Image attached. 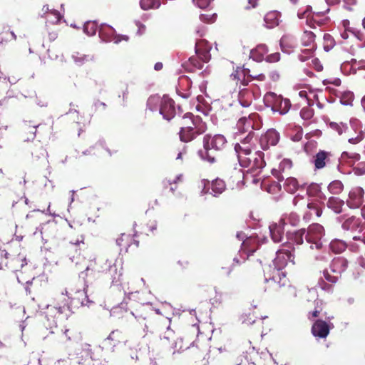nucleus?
I'll return each mask as SVG.
<instances>
[{
  "mask_svg": "<svg viewBox=\"0 0 365 365\" xmlns=\"http://www.w3.org/2000/svg\"><path fill=\"white\" fill-rule=\"evenodd\" d=\"M346 267V261L342 257L335 258L331 264V270L332 272L339 274L345 270Z\"/></svg>",
  "mask_w": 365,
  "mask_h": 365,
  "instance_id": "17",
  "label": "nucleus"
},
{
  "mask_svg": "<svg viewBox=\"0 0 365 365\" xmlns=\"http://www.w3.org/2000/svg\"><path fill=\"white\" fill-rule=\"evenodd\" d=\"M183 127L180 132V138L182 141L188 142L194 138V133L189 136H186V133L196 130V133H203L206 126L198 117H194L191 113H187L184 117Z\"/></svg>",
  "mask_w": 365,
  "mask_h": 365,
  "instance_id": "3",
  "label": "nucleus"
},
{
  "mask_svg": "<svg viewBox=\"0 0 365 365\" xmlns=\"http://www.w3.org/2000/svg\"><path fill=\"white\" fill-rule=\"evenodd\" d=\"M292 217L293 218H292V220L291 221V223L294 225L299 221V217L297 216H295V215H292Z\"/></svg>",
  "mask_w": 365,
  "mask_h": 365,
  "instance_id": "58",
  "label": "nucleus"
},
{
  "mask_svg": "<svg viewBox=\"0 0 365 365\" xmlns=\"http://www.w3.org/2000/svg\"><path fill=\"white\" fill-rule=\"evenodd\" d=\"M359 75L365 77V63L359 68Z\"/></svg>",
  "mask_w": 365,
  "mask_h": 365,
  "instance_id": "54",
  "label": "nucleus"
},
{
  "mask_svg": "<svg viewBox=\"0 0 365 365\" xmlns=\"http://www.w3.org/2000/svg\"><path fill=\"white\" fill-rule=\"evenodd\" d=\"M64 306H59L58 307L48 306V314H53V313H58V314H62L63 312Z\"/></svg>",
  "mask_w": 365,
  "mask_h": 365,
  "instance_id": "44",
  "label": "nucleus"
},
{
  "mask_svg": "<svg viewBox=\"0 0 365 365\" xmlns=\"http://www.w3.org/2000/svg\"><path fill=\"white\" fill-rule=\"evenodd\" d=\"M163 68V64L161 63H157L155 65V69L156 71H160Z\"/></svg>",
  "mask_w": 365,
  "mask_h": 365,
  "instance_id": "59",
  "label": "nucleus"
},
{
  "mask_svg": "<svg viewBox=\"0 0 365 365\" xmlns=\"http://www.w3.org/2000/svg\"><path fill=\"white\" fill-rule=\"evenodd\" d=\"M319 311L317 310H315L314 312H312V315L313 317H317L318 316V314H319Z\"/></svg>",
  "mask_w": 365,
  "mask_h": 365,
  "instance_id": "64",
  "label": "nucleus"
},
{
  "mask_svg": "<svg viewBox=\"0 0 365 365\" xmlns=\"http://www.w3.org/2000/svg\"><path fill=\"white\" fill-rule=\"evenodd\" d=\"M257 243V240L252 237L247 238L242 242V249L245 252H254L256 250L255 247L254 246Z\"/></svg>",
  "mask_w": 365,
  "mask_h": 365,
  "instance_id": "28",
  "label": "nucleus"
},
{
  "mask_svg": "<svg viewBox=\"0 0 365 365\" xmlns=\"http://www.w3.org/2000/svg\"><path fill=\"white\" fill-rule=\"evenodd\" d=\"M280 45L282 51L289 53L296 46V43L293 37L285 35L281 38Z\"/></svg>",
  "mask_w": 365,
  "mask_h": 365,
  "instance_id": "15",
  "label": "nucleus"
},
{
  "mask_svg": "<svg viewBox=\"0 0 365 365\" xmlns=\"http://www.w3.org/2000/svg\"><path fill=\"white\" fill-rule=\"evenodd\" d=\"M344 201L339 197H331L327 202V206L336 213H340L342 211Z\"/></svg>",
  "mask_w": 365,
  "mask_h": 365,
  "instance_id": "20",
  "label": "nucleus"
},
{
  "mask_svg": "<svg viewBox=\"0 0 365 365\" xmlns=\"http://www.w3.org/2000/svg\"><path fill=\"white\" fill-rule=\"evenodd\" d=\"M280 14L277 11L267 12L264 16V22L267 28L272 29L279 24Z\"/></svg>",
  "mask_w": 365,
  "mask_h": 365,
  "instance_id": "14",
  "label": "nucleus"
},
{
  "mask_svg": "<svg viewBox=\"0 0 365 365\" xmlns=\"http://www.w3.org/2000/svg\"><path fill=\"white\" fill-rule=\"evenodd\" d=\"M345 244L339 241H332L330 243V248L335 252H341L345 250Z\"/></svg>",
  "mask_w": 365,
  "mask_h": 365,
  "instance_id": "36",
  "label": "nucleus"
},
{
  "mask_svg": "<svg viewBox=\"0 0 365 365\" xmlns=\"http://www.w3.org/2000/svg\"><path fill=\"white\" fill-rule=\"evenodd\" d=\"M289 262L294 264V257L289 251L280 250L277 252L274 264L277 269H282Z\"/></svg>",
  "mask_w": 365,
  "mask_h": 365,
  "instance_id": "6",
  "label": "nucleus"
},
{
  "mask_svg": "<svg viewBox=\"0 0 365 365\" xmlns=\"http://www.w3.org/2000/svg\"><path fill=\"white\" fill-rule=\"evenodd\" d=\"M272 78L274 79V80H277L279 78V74L275 73V72H273L272 73Z\"/></svg>",
  "mask_w": 365,
  "mask_h": 365,
  "instance_id": "61",
  "label": "nucleus"
},
{
  "mask_svg": "<svg viewBox=\"0 0 365 365\" xmlns=\"http://www.w3.org/2000/svg\"><path fill=\"white\" fill-rule=\"evenodd\" d=\"M329 153L325 151L319 152L314 159V165L317 169L323 168L326 165Z\"/></svg>",
  "mask_w": 365,
  "mask_h": 365,
  "instance_id": "24",
  "label": "nucleus"
},
{
  "mask_svg": "<svg viewBox=\"0 0 365 365\" xmlns=\"http://www.w3.org/2000/svg\"><path fill=\"white\" fill-rule=\"evenodd\" d=\"M72 58L74 60L75 63L78 66H81L86 62L93 60V56L86 55L78 52H76L74 54H73Z\"/></svg>",
  "mask_w": 365,
  "mask_h": 365,
  "instance_id": "25",
  "label": "nucleus"
},
{
  "mask_svg": "<svg viewBox=\"0 0 365 365\" xmlns=\"http://www.w3.org/2000/svg\"><path fill=\"white\" fill-rule=\"evenodd\" d=\"M281 269H277L274 271L273 277L269 279H266L267 282H272L274 284H279V286H284L286 284L285 273L280 272Z\"/></svg>",
  "mask_w": 365,
  "mask_h": 365,
  "instance_id": "23",
  "label": "nucleus"
},
{
  "mask_svg": "<svg viewBox=\"0 0 365 365\" xmlns=\"http://www.w3.org/2000/svg\"><path fill=\"white\" fill-rule=\"evenodd\" d=\"M306 235L305 230H299L292 234L290 240L297 245H301L303 242L304 235Z\"/></svg>",
  "mask_w": 365,
  "mask_h": 365,
  "instance_id": "33",
  "label": "nucleus"
},
{
  "mask_svg": "<svg viewBox=\"0 0 365 365\" xmlns=\"http://www.w3.org/2000/svg\"><path fill=\"white\" fill-rule=\"evenodd\" d=\"M160 0H141L140 6L144 10L158 9L160 6Z\"/></svg>",
  "mask_w": 365,
  "mask_h": 365,
  "instance_id": "31",
  "label": "nucleus"
},
{
  "mask_svg": "<svg viewBox=\"0 0 365 365\" xmlns=\"http://www.w3.org/2000/svg\"><path fill=\"white\" fill-rule=\"evenodd\" d=\"M46 18L48 21H51L52 24H56L61 20V15L58 11L53 9L51 10L49 15Z\"/></svg>",
  "mask_w": 365,
  "mask_h": 365,
  "instance_id": "35",
  "label": "nucleus"
},
{
  "mask_svg": "<svg viewBox=\"0 0 365 365\" xmlns=\"http://www.w3.org/2000/svg\"><path fill=\"white\" fill-rule=\"evenodd\" d=\"M253 145V136L250 133L240 143L235 145V150L237 153L240 162H247V157L251 155Z\"/></svg>",
  "mask_w": 365,
  "mask_h": 365,
  "instance_id": "5",
  "label": "nucleus"
},
{
  "mask_svg": "<svg viewBox=\"0 0 365 365\" xmlns=\"http://www.w3.org/2000/svg\"><path fill=\"white\" fill-rule=\"evenodd\" d=\"M348 158H353L354 160H359V155L356 153L349 154L347 152H344L341 154V159L345 160Z\"/></svg>",
  "mask_w": 365,
  "mask_h": 365,
  "instance_id": "46",
  "label": "nucleus"
},
{
  "mask_svg": "<svg viewBox=\"0 0 365 365\" xmlns=\"http://www.w3.org/2000/svg\"><path fill=\"white\" fill-rule=\"evenodd\" d=\"M180 95L184 98H187L191 96V92H187L185 93H180Z\"/></svg>",
  "mask_w": 365,
  "mask_h": 365,
  "instance_id": "60",
  "label": "nucleus"
},
{
  "mask_svg": "<svg viewBox=\"0 0 365 365\" xmlns=\"http://www.w3.org/2000/svg\"><path fill=\"white\" fill-rule=\"evenodd\" d=\"M235 175L238 178V179H240L243 175V174L240 170H236L235 171Z\"/></svg>",
  "mask_w": 365,
  "mask_h": 365,
  "instance_id": "57",
  "label": "nucleus"
},
{
  "mask_svg": "<svg viewBox=\"0 0 365 365\" xmlns=\"http://www.w3.org/2000/svg\"><path fill=\"white\" fill-rule=\"evenodd\" d=\"M329 126L332 130H336L339 135H341L345 130V125L343 123L331 122L330 123Z\"/></svg>",
  "mask_w": 365,
  "mask_h": 365,
  "instance_id": "40",
  "label": "nucleus"
},
{
  "mask_svg": "<svg viewBox=\"0 0 365 365\" xmlns=\"http://www.w3.org/2000/svg\"><path fill=\"white\" fill-rule=\"evenodd\" d=\"M281 97V96H277L274 93L269 92L266 93V95L264 97V100L268 106H272V108H273Z\"/></svg>",
  "mask_w": 365,
  "mask_h": 365,
  "instance_id": "30",
  "label": "nucleus"
},
{
  "mask_svg": "<svg viewBox=\"0 0 365 365\" xmlns=\"http://www.w3.org/2000/svg\"><path fill=\"white\" fill-rule=\"evenodd\" d=\"M201 185L203 187L202 192V193H207L209 190V187H207L210 185V182L207 180H201Z\"/></svg>",
  "mask_w": 365,
  "mask_h": 365,
  "instance_id": "49",
  "label": "nucleus"
},
{
  "mask_svg": "<svg viewBox=\"0 0 365 365\" xmlns=\"http://www.w3.org/2000/svg\"><path fill=\"white\" fill-rule=\"evenodd\" d=\"M279 140V134L273 129L267 130L262 138V142H266L270 145H275L278 143Z\"/></svg>",
  "mask_w": 365,
  "mask_h": 365,
  "instance_id": "18",
  "label": "nucleus"
},
{
  "mask_svg": "<svg viewBox=\"0 0 365 365\" xmlns=\"http://www.w3.org/2000/svg\"><path fill=\"white\" fill-rule=\"evenodd\" d=\"M300 115L302 118L308 120L310 119L313 115V110L309 107L303 108L300 112Z\"/></svg>",
  "mask_w": 365,
  "mask_h": 365,
  "instance_id": "37",
  "label": "nucleus"
},
{
  "mask_svg": "<svg viewBox=\"0 0 365 365\" xmlns=\"http://www.w3.org/2000/svg\"><path fill=\"white\" fill-rule=\"evenodd\" d=\"M364 138V133L360 128L359 133L356 136H352L349 138V142L352 144H357L361 142Z\"/></svg>",
  "mask_w": 365,
  "mask_h": 365,
  "instance_id": "41",
  "label": "nucleus"
},
{
  "mask_svg": "<svg viewBox=\"0 0 365 365\" xmlns=\"http://www.w3.org/2000/svg\"><path fill=\"white\" fill-rule=\"evenodd\" d=\"M267 51L268 49L266 45L259 44L250 51V58L254 61L260 62L265 60V56L267 53Z\"/></svg>",
  "mask_w": 365,
  "mask_h": 365,
  "instance_id": "13",
  "label": "nucleus"
},
{
  "mask_svg": "<svg viewBox=\"0 0 365 365\" xmlns=\"http://www.w3.org/2000/svg\"><path fill=\"white\" fill-rule=\"evenodd\" d=\"M272 174H273V175H276V176L279 178V180H281V177H279V176L278 175V170H277L274 169V170H272Z\"/></svg>",
  "mask_w": 365,
  "mask_h": 365,
  "instance_id": "62",
  "label": "nucleus"
},
{
  "mask_svg": "<svg viewBox=\"0 0 365 365\" xmlns=\"http://www.w3.org/2000/svg\"><path fill=\"white\" fill-rule=\"evenodd\" d=\"M290 103L288 99H283L282 97L277 102V104L273 108V110L278 111L280 114H285L288 112L290 108Z\"/></svg>",
  "mask_w": 365,
  "mask_h": 365,
  "instance_id": "22",
  "label": "nucleus"
},
{
  "mask_svg": "<svg viewBox=\"0 0 365 365\" xmlns=\"http://www.w3.org/2000/svg\"><path fill=\"white\" fill-rule=\"evenodd\" d=\"M324 235V227L319 224H312L309 226L306 231L305 239L307 242L311 244L310 247L319 250L322 247L321 240Z\"/></svg>",
  "mask_w": 365,
  "mask_h": 365,
  "instance_id": "4",
  "label": "nucleus"
},
{
  "mask_svg": "<svg viewBox=\"0 0 365 365\" xmlns=\"http://www.w3.org/2000/svg\"><path fill=\"white\" fill-rule=\"evenodd\" d=\"M297 180L294 178H287L284 183V188L289 192H294L298 189Z\"/></svg>",
  "mask_w": 365,
  "mask_h": 365,
  "instance_id": "29",
  "label": "nucleus"
},
{
  "mask_svg": "<svg viewBox=\"0 0 365 365\" xmlns=\"http://www.w3.org/2000/svg\"><path fill=\"white\" fill-rule=\"evenodd\" d=\"M56 38H57V33H56V32H51V33H50V34H49V38H50L51 41L55 40Z\"/></svg>",
  "mask_w": 365,
  "mask_h": 365,
  "instance_id": "56",
  "label": "nucleus"
},
{
  "mask_svg": "<svg viewBox=\"0 0 365 365\" xmlns=\"http://www.w3.org/2000/svg\"><path fill=\"white\" fill-rule=\"evenodd\" d=\"M113 29L110 26H102L100 29L99 31V35L101 36V38H103L105 41H114L115 43H119L122 39L125 41H128V37L127 36H106L108 34H113Z\"/></svg>",
  "mask_w": 365,
  "mask_h": 365,
  "instance_id": "12",
  "label": "nucleus"
},
{
  "mask_svg": "<svg viewBox=\"0 0 365 365\" xmlns=\"http://www.w3.org/2000/svg\"><path fill=\"white\" fill-rule=\"evenodd\" d=\"M226 143L227 140L222 135H206L203 139V149L198 151V155L202 160L212 163L215 161L216 152L222 150Z\"/></svg>",
  "mask_w": 365,
  "mask_h": 365,
  "instance_id": "1",
  "label": "nucleus"
},
{
  "mask_svg": "<svg viewBox=\"0 0 365 365\" xmlns=\"http://www.w3.org/2000/svg\"><path fill=\"white\" fill-rule=\"evenodd\" d=\"M361 106L365 110V96L361 99Z\"/></svg>",
  "mask_w": 365,
  "mask_h": 365,
  "instance_id": "63",
  "label": "nucleus"
},
{
  "mask_svg": "<svg viewBox=\"0 0 365 365\" xmlns=\"http://www.w3.org/2000/svg\"><path fill=\"white\" fill-rule=\"evenodd\" d=\"M237 128L242 133L244 132H249L251 133V131L250 130L252 128V120L250 118H241L237 123Z\"/></svg>",
  "mask_w": 365,
  "mask_h": 365,
  "instance_id": "21",
  "label": "nucleus"
},
{
  "mask_svg": "<svg viewBox=\"0 0 365 365\" xmlns=\"http://www.w3.org/2000/svg\"><path fill=\"white\" fill-rule=\"evenodd\" d=\"M211 188L213 195L221 194L225 189V184L223 180L216 179L211 183Z\"/></svg>",
  "mask_w": 365,
  "mask_h": 365,
  "instance_id": "26",
  "label": "nucleus"
},
{
  "mask_svg": "<svg viewBox=\"0 0 365 365\" xmlns=\"http://www.w3.org/2000/svg\"><path fill=\"white\" fill-rule=\"evenodd\" d=\"M359 223V219L355 217H351L343 222L342 227L346 230H354L358 227Z\"/></svg>",
  "mask_w": 365,
  "mask_h": 365,
  "instance_id": "27",
  "label": "nucleus"
},
{
  "mask_svg": "<svg viewBox=\"0 0 365 365\" xmlns=\"http://www.w3.org/2000/svg\"><path fill=\"white\" fill-rule=\"evenodd\" d=\"M247 1H248V4H250V6H246L247 9H250L251 8H254L256 6L257 0H247Z\"/></svg>",
  "mask_w": 365,
  "mask_h": 365,
  "instance_id": "52",
  "label": "nucleus"
},
{
  "mask_svg": "<svg viewBox=\"0 0 365 365\" xmlns=\"http://www.w3.org/2000/svg\"><path fill=\"white\" fill-rule=\"evenodd\" d=\"M97 26L95 22L88 21L84 24L83 31L88 36H93L96 34Z\"/></svg>",
  "mask_w": 365,
  "mask_h": 365,
  "instance_id": "34",
  "label": "nucleus"
},
{
  "mask_svg": "<svg viewBox=\"0 0 365 365\" xmlns=\"http://www.w3.org/2000/svg\"><path fill=\"white\" fill-rule=\"evenodd\" d=\"M299 96L302 98H306L308 101H309L310 96H314L312 92L307 93L306 91H301L299 92Z\"/></svg>",
  "mask_w": 365,
  "mask_h": 365,
  "instance_id": "47",
  "label": "nucleus"
},
{
  "mask_svg": "<svg viewBox=\"0 0 365 365\" xmlns=\"http://www.w3.org/2000/svg\"><path fill=\"white\" fill-rule=\"evenodd\" d=\"M344 188L342 182L339 180L332 181L328 186L330 192L333 194H339Z\"/></svg>",
  "mask_w": 365,
  "mask_h": 365,
  "instance_id": "32",
  "label": "nucleus"
},
{
  "mask_svg": "<svg viewBox=\"0 0 365 365\" xmlns=\"http://www.w3.org/2000/svg\"><path fill=\"white\" fill-rule=\"evenodd\" d=\"M325 279L329 282L334 283L338 279V275H331L328 270H324L323 272Z\"/></svg>",
  "mask_w": 365,
  "mask_h": 365,
  "instance_id": "43",
  "label": "nucleus"
},
{
  "mask_svg": "<svg viewBox=\"0 0 365 365\" xmlns=\"http://www.w3.org/2000/svg\"><path fill=\"white\" fill-rule=\"evenodd\" d=\"M50 11H51V10L49 9V7L48 5H45L43 6V8H42L43 14L42 15H45L46 14H49Z\"/></svg>",
  "mask_w": 365,
  "mask_h": 365,
  "instance_id": "55",
  "label": "nucleus"
},
{
  "mask_svg": "<svg viewBox=\"0 0 365 365\" xmlns=\"http://www.w3.org/2000/svg\"><path fill=\"white\" fill-rule=\"evenodd\" d=\"M148 106L151 110H156L159 108V112L163 118L168 120L173 118L175 113L174 102L168 96L163 98L151 96L148 100Z\"/></svg>",
  "mask_w": 365,
  "mask_h": 365,
  "instance_id": "2",
  "label": "nucleus"
},
{
  "mask_svg": "<svg viewBox=\"0 0 365 365\" xmlns=\"http://www.w3.org/2000/svg\"><path fill=\"white\" fill-rule=\"evenodd\" d=\"M280 59V54L278 52L267 55L265 61L269 63H274L279 61Z\"/></svg>",
  "mask_w": 365,
  "mask_h": 365,
  "instance_id": "42",
  "label": "nucleus"
},
{
  "mask_svg": "<svg viewBox=\"0 0 365 365\" xmlns=\"http://www.w3.org/2000/svg\"><path fill=\"white\" fill-rule=\"evenodd\" d=\"M315 34L312 31H304L302 36V43L309 46V48L307 50L309 53H311L316 48L314 43Z\"/></svg>",
  "mask_w": 365,
  "mask_h": 365,
  "instance_id": "16",
  "label": "nucleus"
},
{
  "mask_svg": "<svg viewBox=\"0 0 365 365\" xmlns=\"http://www.w3.org/2000/svg\"><path fill=\"white\" fill-rule=\"evenodd\" d=\"M285 224V220L282 219L279 220V223H273L269 225V229L270 235L274 242H279L281 241L284 234V226Z\"/></svg>",
  "mask_w": 365,
  "mask_h": 365,
  "instance_id": "9",
  "label": "nucleus"
},
{
  "mask_svg": "<svg viewBox=\"0 0 365 365\" xmlns=\"http://www.w3.org/2000/svg\"><path fill=\"white\" fill-rule=\"evenodd\" d=\"M331 327L322 320H317L312 326V331L315 336L325 338L329 333Z\"/></svg>",
  "mask_w": 365,
  "mask_h": 365,
  "instance_id": "11",
  "label": "nucleus"
},
{
  "mask_svg": "<svg viewBox=\"0 0 365 365\" xmlns=\"http://www.w3.org/2000/svg\"><path fill=\"white\" fill-rule=\"evenodd\" d=\"M310 15L311 13L308 9L302 13H298V17L299 19H307V21H308V19L309 18Z\"/></svg>",
  "mask_w": 365,
  "mask_h": 365,
  "instance_id": "48",
  "label": "nucleus"
},
{
  "mask_svg": "<svg viewBox=\"0 0 365 365\" xmlns=\"http://www.w3.org/2000/svg\"><path fill=\"white\" fill-rule=\"evenodd\" d=\"M200 19L202 21L206 23H212L216 19L215 14H202L200 15Z\"/></svg>",
  "mask_w": 365,
  "mask_h": 365,
  "instance_id": "39",
  "label": "nucleus"
},
{
  "mask_svg": "<svg viewBox=\"0 0 365 365\" xmlns=\"http://www.w3.org/2000/svg\"><path fill=\"white\" fill-rule=\"evenodd\" d=\"M292 166V161L289 159H284L282 160L279 165V170L284 172L286 170H289Z\"/></svg>",
  "mask_w": 365,
  "mask_h": 365,
  "instance_id": "38",
  "label": "nucleus"
},
{
  "mask_svg": "<svg viewBox=\"0 0 365 365\" xmlns=\"http://www.w3.org/2000/svg\"><path fill=\"white\" fill-rule=\"evenodd\" d=\"M212 0H193L194 3L196 4L200 8H206Z\"/></svg>",
  "mask_w": 365,
  "mask_h": 365,
  "instance_id": "45",
  "label": "nucleus"
},
{
  "mask_svg": "<svg viewBox=\"0 0 365 365\" xmlns=\"http://www.w3.org/2000/svg\"><path fill=\"white\" fill-rule=\"evenodd\" d=\"M14 261L16 262H21V267H23L24 264H26V259L25 258H22V257H17L16 259H14Z\"/></svg>",
  "mask_w": 365,
  "mask_h": 365,
  "instance_id": "53",
  "label": "nucleus"
},
{
  "mask_svg": "<svg viewBox=\"0 0 365 365\" xmlns=\"http://www.w3.org/2000/svg\"><path fill=\"white\" fill-rule=\"evenodd\" d=\"M324 84H327V83H332L334 84V86H339L341 83V81L339 78H334L333 80H324L323 81Z\"/></svg>",
  "mask_w": 365,
  "mask_h": 365,
  "instance_id": "50",
  "label": "nucleus"
},
{
  "mask_svg": "<svg viewBox=\"0 0 365 365\" xmlns=\"http://www.w3.org/2000/svg\"><path fill=\"white\" fill-rule=\"evenodd\" d=\"M120 334L118 331H112L110 335L108 336V340H114L117 338V336Z\"/></svg>",
  "mask_w": 365,
  "mask_h": 365,
  "instance_id": "51",
  "label": "nucleus"
},
{
  "mask_svg": "<svg viewBox=\"0 0 365 365\" xmlns=\"http://www.w3.org/2000/svg\"><path fill=\"white\" fill-rule=\"evenodd\" d=\"M364 190L360 187H355L351 189L349 194L347 205L351 208L359 207L363 202Z\"/></svg>",
  "mask_w": 365,
  "mask_h": 365,
  "instance_id": "7",
  "label": "nucleus"
},
{
  "mask_svg": "<svg viewBox=\"0 0 365 365\" xmlns=\"http://www.w3.org/2000/svg\"><path fill=\"white\" fill-rule=\"evenodd\" d=\"M253 95L251 91L247 89L241 90L238 94L240 103L243 107H248L252 101Z\"/></svg>",
  "mask_w": 365,
  "mask_h": 365,
  "instance_id": "19",
  "label": "nucleus"
},
{
  "mask_svg": "<svg viewBox=\"0 0 365 365\" xmlns=\"http://www.w3.org/2000/svg\"><path fill=\"white\" fill-rule=\"evenodd\" d=\"M211 47L205 40H200L196 42L195 51L199 57L205 62L210 59V50Z\"/></svg>",
  "mask_w": 365,
  "mask_h": 365,
  "instance_id": "10",
  "label": "nucleus"
},
{
  "mask_svg": "<svg viewBox=\"0 0 365 365\" xmlns=\"http://www.w3.org/2000/svg\"><path fill=\"white\" fill-rule=\"evenodd\" d=\"M242 166L250 167L252 170H257L264 167L263 153L260 151L255 152L250 157H247V162H240Z\"/></svg>",
  "mask_w": 365,
  "mask_h": 365,
  "instance_id": "8",
  "label": "nucleus"
}]
</instances>
